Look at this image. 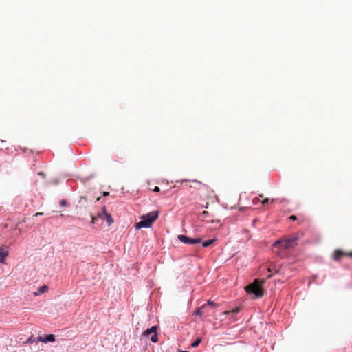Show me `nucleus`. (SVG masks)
Masks as SVG:
<instances>
[{"mask_svg":"<svg viewBox=\"0 0 352 352\" xmlns=\"http://www.w3.org/2000/svg\"><path fill=\"white\" fill-rule=\"evenodd\" d=\"M298 238V234H295L287 238H282L273 243V248L274 249H277L278 255L283 257L285 255L284 250L295 248L297 245Z\"/></svg>","mask_w":352,"mask_h":352,"instance_id":"f257e3e1","label":"nucleus"},{"mask_svg":"<svg viewBox=\"0 0 352 352\" xmlns=\"http://www.w3.org/2000/svg\"><path fill=\"white\" fill-rule=\"evenodd\" d=\"M159 211H153L141 217V221L136 223L135 227L138 229L142 228H150L153 223L158 218Z\"/></svg>","mask_w":352,"mask_h":352,"instance_id":"f03ea898","label":"nucleus"},{"mask_svg":"<svg viewBox=\"0 0 352 352\" xmlns=\"http://www.w3.org/2000/svg\"><path fill=\"white\" fill-rule=\"evenodd\" d=\"M263 281L255 280L253 283L248 285L245 287V291L248 293H252L255 295L256 298H260L263 296V289L262 288V283Z\"/></svg>","mask_w":352,"mask_h":352,"instance_id":"7ed1b4c3","label":"nucleus"},{"mask_svg":"<svg viewBox=\"0 0 352 352\" xmlns=\"http://www.w3.org/2000/svg\"><path fill=\"white\" fill-rule=\"evenodd\" d=\"M177 239L183 243L185 244H196L200 243L201 240L200 238H190L185 235H178Z\"/></svg>","mask_w":352,"mask_h":352,"instance_id":"20e7f679","label":"nucleus"},{"mask_svg":"<svg viewBox=\"0 0 352 352\" xmlns=\"http://www.w3.org/2000/svg\"><path fill=\"white\" fill-rule=\"evenodd\" d=\"M98 217L102 220H106L109 226L113 223L111 215L106 211L105 207H103L102 212L98 214Z\"/></svg>","mask_w":352,"mask_h":352,"instance_id":"39448f33","label":"nucleus"},{"mask_svg":"<svg viewBox=\"0 0 352 352\" xmlns=\"http://www.w3.org/2000/svg\"><path fill=\"white\" fill-rule=\"evenodd\" d=\"M144 336H148L151 335V340L153 342H157L158 337L157 333V327L153 326L151 328L147 329L144 333Z\"/></svg>","mask_w":352,"mask_h":352,"instance_id":"423d86ee","label":"nucleus"},{"mask_svg":"<svg viewBox=\"0 0 352 352\" xmlns=\"http://www.w3.org/2000/svg\"><path fill=\"white\" fill-rule=\"evenodd\" d=\"M38 341H41V342H54L55 341V336L53 334H49V335H47L45 336V337H38Z\"/></svg>","mask_w":352,"mask_h":352,"instance_id":"0eeeda50","label":"nucleus"},{"mask_svg":"<svg viewBox=\"0 0 352 352\" xmlns=\"http://www.w3.org/2000/svg\"><path fill=\"white\" fill-rule=\"evenodd\" d=\"M8 252L3 249H0V263H5L6 258L8 256Z\"/></svg>","mask_w":352,"mask_h":352,"instance_id":"6e6552de","label":"nucleus"},{"mask_svg":"<svg viewBox=\"0 0 352 352\" xmlns=\"http://www.w3.org/2000/svg\"><path fill=\"white\" fill-rule=\"evenodd\" d=\"M346 252H344L340 250H336L333 253V258L336 261H338L340 258L341 256L346 255Z\"/></svg>","mask_w":352,"mask_h":352,"instance_id":"1a4fd4ad","label":"nucleus"},{"mask_svg":"<svg viewBox=\"0 0 352 352\" xmlns=\"http://www.w3.org/2000/svg\"><path fill=\"white\" fill-rule=\"evenodd\" d=\"M47 290H48V287L47 285H43V286H41V287H40L38 288V292H34V296H38L40 294H43L45 292H46Z\"/></svg>","mask_w":352,"mask_h":352,"instance_id":"9d476101","label":"nucleus"},{"mask_svg":"<svg viewBox=\"0 0 352 352\" xmlns=\"http://www.w3.org/2000/svg\"><path fill=\"white\" fill-rule=\"evenodd\" d=\"M216 239H209L202 243L203 247H209L215 242Z\"/></svg>","mask_w":352,"mask_h":352,"instance_id":"9b49d317","label":"nucleus"},{"mask_svg":"<svg viewBox=\"0 0 352 352\" xmlns=\"http://www.w3.org/2000/svg\"><path fill=\"white\" fill-rule=\"evenodd\" d=\"M239 311H240L239 307H236L234 308V309H233L232 310H231V311H225L223 312V314H225V315H228V314H229L230 313H232V314H238V313L239 312Z\"/></svg>","mask_w":352,"mask_h":352,"instance_id":"f8f14e48","label":"nucleus"},{"mask_svg":"<svg viewBox=\"0 0 352 352\" xmlns=\"http://www.w3.org/2000/svg\"><path fill=\"white\" fill-rule=\"evenodd\" d=\"M201 342V338H198L191 344V346L197 347L200 344Z\"/></svg>","mask_w":352,"mask_h":352,"instance_id":"ddd939ff","label":"nucleus"},{"mask_svg":"<svg viewBox=\"0 0 352 352\" xmlns=\"http://www.w3.org/2000/svg\"><path fill=\"white\" fill-rule=\"evenodd\" d=\"M209 305L212 306V307H216L217 306L216 304L214 302L208 300V304L202 305L201 309H205L207 307V305Z\"/></svg>","mask_w":352,"mask_h":352,"instance_id":"4468645a","label":"nucleus"},{"mask_svg":"<svg viewBox=\"0 0 352 352\" xmlns=\"http://www.w3.org/2000/svg\"><path fill=\"white\" fill-rule=\"evenodd\" d=\"M270 201V199L268 198H265L262 201H261V204L263 206H265V204H268Z\"/></svg>","mask_w":352,"mask_h":352,"instance_id":"2eb2a0df","label":"nucleus"},{"mask_svg":"<svg viewBox=\"0 0 352 352\" xmlns=\"http://www.w3.org/2000/svg\"><path fill=\"white\" fill-rule=\"evenodd\" d=\"M201 308H198V309H196V311H195V314L196 315L201 316L202 312H201Z\"/></svg>","mask_w":352,"mask_h":352,"instance_id":"dca6fc26","label":"nucleus"},{"mask_svg":"<svg viewBox=\"0 0 352 352\" xmlns=\"http://www.w3.org/2000/svg\"><path fill=\"white\" fill-rule=\"evenodd\" d=\"M67 204V202L65 200H61L60 201V205L63 207L66 206Z\"/></svg>","mask_w":352,"mask_h":352,"instance_id":"f3484780","label":"nucleus"},{"mask_svg":"<svg viewBox=\"0 0 352 352\" xmlns=\"http://www.w3.org/2000/svg\"><path fill=\"white\" fill-rule=\"evenodd\" d=\"M98 219V216L97 217H92V220H91V223H96V221Z\"/></svg>","mask_w":352,"mask_h":352,"instance_id":"a211bd4d","label":"nucleus"},{"mask_svg":"<svg viewBox=\"0 0 352 352\" xmlns=\"http://www.w3.org/2000/svg\"><path fill=\"white\" fill-rule=\"evenodd\" d=\"M259 201V198L256 197L252 200L253 204H256Z\"/></svg>","mask_w":352,"mask_h":352,"instance_id":"6ab92c4d","label":"nucleus"},{"mask_svg":"<svg viewBox=\"0 0 352 352\" xmlns=\"http://www.w3.org/2000/svg\"><path fill=\"white\" fill-rule=\"evenodd\" d=\"M289 219H291L292 221H295V220L297 219V217L295 215H292V216L289 217Z\"/></svg>","mask_w":352,"mask_h":352,"instance_id":"aec40b11","label":"nucleus"},{"mask_svg":"<svg viewBox=\"0 0 352 352\" xmlns=\"http://www.w3.org/2000/svg\"><path fill=\"white\" fill-rule=\"evenodd\" d=\"M346 256L352 258V250L351 252H346Z\"/></svg>","mask_w":352,"mask_h":352,"instance_id":"412c9836","label":"nucleus"},{"mask_svg":"<svg viewBox=\"0 0 352 352\" xmlns=\"http://www.w3.org/2000/svg\"><path fill=\"white\" fill-rule=\"evenodd\" d=\"M208 214V212L207 211H204L201 214L203 217H206Z\"/></svg>","mask_w":352,"mask_h":352,"instance_id":"4be33fe9","label":"nucleus"},{"mask_svg":"<svg viewBox=\"0 0 352 352\" xmlns=\"http://www.w3.org/2000/svg\"><path fill=\"white\" fill-rule=\"evenodd\" d=\"M160 190V189L157 186H155V188L153 189L154 192H159Z\"/></svg>","mask_w":352,"mask_h":352,"instance_id":"5701e85b","label":"nucleus"},{"mask_svg":"<svg viewBox=\"0 0 352 352\" xmlns=\"http://www.w3.org/2000/svg\"><path fill=\"white\" fill-rule=\"evenodd\" d=\"M41 215H43V212H37L34 214L35 217H38V216H41Z\"/></svg>","mask_w":352,"mask_h":352,"instance_id":"b1692460","label":"nucleus"},{"mask_svg":"<svg viewBox=\"0 0 352 352\" xmlns=\"http://www.w3.org/2000/svg\"><path fill=\"white\" fill-rule=\"evenodd\" d=\"M274 270V268H272V267H269V268H268V272H273Z\"/></svg>","mask_w":352,"mask_h":352,"instance_id":"393cba45","label":"nucleus"},{"mask_svg":"<svg viewBox=\"0 0 352 352\" xmlns=\"http://www.w3.org/2000/svg\"><path fill=\"white\" fill-rule=\"evenodd\" d=\"M192 182L198 183V184H203L201 182H198L197 180H192Z\"/></svg>","mask_w":352,"mask_h":352,"instance_id":"a878e982","label":"nucleus"},{"mask_svg":"<svg viewBox=\"0 0 352 352\" xmlns=\"http://www.w3.org/2000/svg\"><path fill=\"white\" fill-rule=\"evenodd\" d=\"M34 340L32 339V338H30L28 340V342H34Z\"/></svg>","mask_w":352,"mask_h":352,"instance_id":"bb28decb","label":"nucleus"},{"mask_svg":"<svg viewBox=\"0 0 352 352\" xmlns=\"http://www.w3.org/2000/svg\"><path fill=\"white\" fill-rule=\"evenodd\" d=\"M109 195V192H104V196H107V195Z\"/></svg>","mask_w":352,"mask_h":352,"instance_id":"cd10ccee","label":"nucleus"},{"mask_svg":"<svg viewBox=\"0 0 352 352\" xmlns=\"http://www.w3.org/2000/svg\"><path fill=\"white\" fill-rule=\"evenodd\" d=\"M188 182V180L184 179V180L182 181V182Z\"/></svg>","mask_w":352,"mask_h":352,"instance_id":"c85d7f7f","label":"nucleus"},{"mask_svg":"<svg viewBox=\"0 0 352 352\" xmlns=\"http://www.w3.org/2000/svg\"><path fill=\"white\" fill-rule=\"evenodd\" d=\"M263 194H260V195H259V197H263Z\"/></svg>","mask_w":352,"mask_h":352,"instance_id":"c756f323","label":"nucleus"},{"mask_svg":"<svg viewBox=\"0 0 352 352\" xmlns=\"http://www.w3.org/2000/svg\"><path fill=\"white\" fill-rule=\"evenodd\" d=\"M275 271H276V273L279 272V271L278 270H276Z\"/></svg>","mask_w":352,"mask_h":352,"instance_id":"7c9ffc66","label":"nucleus"},{"mask_svg":"<svg viewBox=\"0 0 352 352\" xmlns=\"http://www.w3.org/2000/svg\"><path fill=\"white\" fill-rule=\"evenodd\" d=\"M39 175H41V176H43V173H39Z\"/></svg>","mask_w":352,"mask_h":352,"instance_id":"2f4dec72","label":"nucleus"}]
</instances>
